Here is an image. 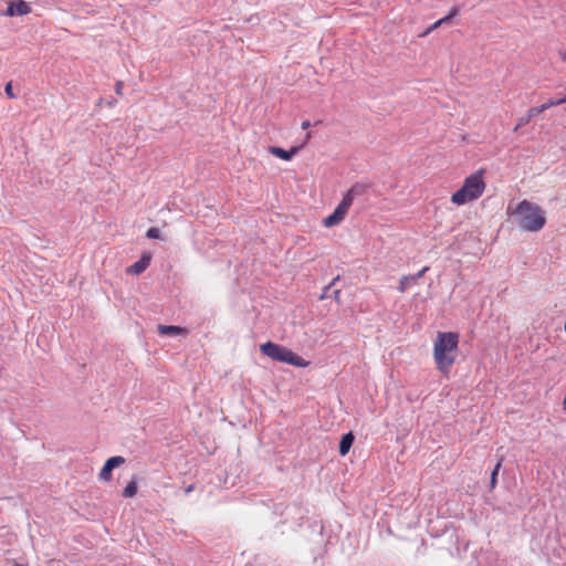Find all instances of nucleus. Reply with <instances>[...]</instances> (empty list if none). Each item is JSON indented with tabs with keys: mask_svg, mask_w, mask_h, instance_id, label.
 <instances>
[{
	"mask_svg": "<svg viewBox=\"0 0 566 566\" xmlns=\"http://www.w3.org/2000/svg\"><path fill=\"white\" fill-rule=\"evenodd\" d=\"M459 335L453 332H438L433 342V359L437 369L449 377L458 356Z\"/></svg>",
	"mask_w": 566,
	"mask_h": 566,
	"instance_id": "nucleus-1",
	"label": "nucleus"
},
{
	"mask_svg": "<svg viewBox=\"0 0 566 566\" xmlns=\"http://www.w3.org/2000/svg\"><path fill=\"white\" fill-rule=\"evenodd\" d=\"M507 213L515 216L517 226L527 232H538L546 224L543 209L528 200H522L513 210L509 207Z\"/></svg>",
	"mask_w": 566,
	"mask_h": 566,
	"instance_id": "nucleus-2",
	"label": "nucleus"
},
{
	"mask_svg": "<svg viewBox=\"0 0 566 566\" xmlns=\"http://www.w3.org/2000/svg\"><path fill=\"white\" fill-rule=\"evenodd\" d=\"M484 174V169H479L465 177L461 188L451 196V202L455 206H463L478 200L486 188Z\"/></svg>",
	"mask_w": 566,
	"mask_h": 566,
	"instance_id": "nucleus-3",
	"label": "nucleus"
},
{
	"mask_svg": "<svg viewBox=\"0 0 566 566\" xmlns=\"http://www.w3.org/2000/svg\"><path fill=\"white\" fill-rule=\"evenodd\" d=\"M260 350L262 352V354L272 358L273 360L286 363L292 366L307 367L310 364L300 355L293 353L291 349L272 342H266L262 344L260 346Z\"/></svg>",
	"mask_w": 566,
	"mask_h": 566,
	"instance_id": "nucleus-4",
	"label": "nucleus"
},
{
	"mask_svg": "<svg viewBox=\"0 0 566 566\" xmlns=\"http://www.w3.org/2000/svg\"><path fill=\"white\" fill-rule=\"evenodd\" d=\"M363 188L359 185L353 186L343 197L342 201L335 208L334 212L323 220L326 228L339 224L346 217L356 195L361 193Z\"/></svg>",
	"mask_w": 566,
	"mask_h": 566,
	"instance_id": "nucleus-5",
	"label": "nucleus"
},
{
	"mask_svg": "<svg viewBox=\"0 0 566 566\" xmlns=\"http://www.w3.org/2000/svg\"><path fill=\"white\" fill-rule=\"evenodd\" d=\"M125 458L124 457H120V455H115V457H112L109 458L105 464L103 465L99 474H98V478L99 480L102 481H109L112 479V471L120 465V464H124L125 463Z\"/></svg>",
	"mask_w": 566,
	"mask_h": 566,
	"instance_id": "nucleus-6",
	"label": "nucleus"
},
{
	"mask_svg": "<svg viewBox=\"0 0 566 566\" xmlns=\"http://www.w3.org/2000/svg\"><path fill=\"white\" fill-rule=\"evenodd\" d=\"M32 11L29 2L24 0H19L17 2H11L6 11V15L15 17V15H25Z\"/></svg>",
	"mask_w": 566,
	"mask_h": 566,
	"instance_id": "nucleus-7",
	"label": "nucleus"
},
{
	"mask_svg": "<svg viewBox=\"0 0 566 566\" xmlns=\"http://www.w3.org/2000/svg\"><path fill=\"white\" fill-rule=\"evenodd\" d=\"M302 146H293L289 150H285L279 146H270L269 153L282 160H291L300 150Z\"/></svg>",
	"mask_w": 566,
	"mask_h": 566,
	"instance_id": "nucleus-8",
	"label": "nucleus"
},
{
	"mask_svg": "<svg viewBox=\"0 0 566 566\" xmlns=\"http://www.w3.org/2000/svg\"><path fill=\"white\" fill-rule=\"evenodd\" d=\"M541 115V109L537 106L530 107L526 113L517 119L513 132H518L520 128L528 125L533 118Z\"/></svg>",
	"mask_w": 566,
	"mask_h": 566,
	"instance_id": "nucleus-9",
	"label": "nucleus"
},
{
	"mask_svg": "<svg viewBox=\"0 0 566 566\" xmlns=\"http://www.w3.org/2000/svg\"><path fill=\"white\" fill-rule=\"evenodd\" d=\"M150 261H151L150 254H143L142 258L137 262H135L127 269V273L139 275L149 266Z\"/></svg>",
	"mask_w": 566,
	"mask_h": 566,
	"instance_id": "nucleus-10",
	"label": "nucleus"
},
{
	"mask_svg": "<svg viewBox=\"0 0 566 566\" xmlns=\"http://www.w3.org/2000/svg\"><path fill=\"white\" fill-rule=\"evenodd\" d=\"M428 266H424L417 274L406 275L400 279L399 282V291L403 293L407 289H409L412 284H415L419 279L423 276V274L428 271Z\"/></svg>",
	"mask_w": 566,
	"mask_h": 566,
	"instance_id": "nucleus-11",
	"label": "nucleus"
},
{
	"mask_svg": "<svg viewBox=\"0 0 566 566\" xmlns=\"http://www.w3.org/2000/svg\"><path fill=\"white\" fill-rule=\"evenodd\" d=\"M158 329V333L163 336H177V335H182V336H186L188 335V329L185 328V327H180V326H176V325H158L157 327Z\"/></svg>",
	"mask_w": 566,
	"mask_h": 566,
	"instance_id": "nucleus-12",
	"label": "nucleus"
},
{
	"mask_svg": "<svg viewBox=\"0 0 566 566\" xmlns=\"http://www.w3.org/2000/svg\"><path fill=\"white\" fill-rule=\"evenodd\" d=\"M354 439L355 438H354L353 432H348L342 437V440L339 442V453L342 455H346L349 452V450L353 446Z\"/></svg>",
	"mask_w": 566,
	"mask_h": 566,
	"instance_id": "nucleus-13",
	"label": "nucleus"
},
{
	"mask_svg": "<svg viewBox=\"0 0 566 566\" xmlns=\"http://www.w3.org/2000/svg\"><path fill=\"white\" fill-rule=\"evenodd\" d=\"M562 104H566V97H565V94L559 97V98H548L547 101H545L543 104L538 105V109H541V114L552 107H555V106H558V105H562Z\"/></svg>",
	"mask_w": 566,
	"mask_h": 566,
	"instance_id": "nucleus-14",
	"label": "nucleus"
},
{
	"mask_svg": "<svg viewBox=\"0 0 566 566\" xmlns=\"http://www.w3.org/2000/svg\"><path fill=\"white\" fill-rule=\"evenodd\" d=\"M137 481L136 480H132L127 485L126 488L124 489L123 491V496L124 497H133L136 495L137 493Z\"/></svg>",
	"mask_w": 566,
	"mask_h": 566,
	"instance_id": "nucleus-15",
	"label": "nucleus"
},
{
	"mask_svg": "<svg viewBox=\"0 0 566 566\" xmlns=\"http://www.w3.org/2000/svg\"><path fill=\"white\" fill-rule=\"evenodd\" d=\"M502 462H503V458H501L497 463L495 464L492 473H491V479H490V488L491 489H494L496 483H497V474H499V471L502 467Z\"/></svg>",
	"mask_w": 566,
	"mask_h": 566,
	"instance_id": "nucleus-16",
	"label": "nucleus"
},
{
	"mask_svg": "<svg viewBox=\"0 0 566 566\" xmlns=\"http://www.w3.org/2000/svg\"><path fill=\"white\" fill-rule=\"evenodd\" d=\"M147 238L149 239H159L160 238V231L158 228H149L146 232Z\"/></svg>",
	"mask_w": 566,
	"mask_h": 566,
	"instance_id": "nucleus-17",
	"label": "nucleus"
},
{
	"mask_svg": "<svg viewBox=\"0 0 566 566\" xmlns=\"http://www.w3.org/2000/svg\"><path fill=\"white\" fill-rule=\"evenodd\" d=\"M440 25V22L439 21H436L433 24H431L423 33L420 34V36H427L429 35L432 31H434L436 29H438Z\"/></svg>",
	"mask_w": 566,
	"mask_h": 566,
	"instance_id": "nucleus-18",
	"label": "nucleus"
},
{
	"mask_svg": "<svg viewBox=\"0 0 566 566\" xmlns=\"http://www.w3.org/2000/svg\"><path fill=\"white\" fill-rule=\"evenodd\" d=\"M4 92H6V94H7V96H8L9 98H14V97H15V95H14V93H13V90H12V84H11V82H9V83L6 85V87H4Z\"/></svg>",
	"mask_w": 566,
	"mask_h": 566,
	"instance_id": "nucleus-19",
	"label": "nucleus"
},
{
	"mask_svg": "<svg viewBox=\"0 0 566 566\" xmlns=\"http://www.w3.org/2000/svg\"><path fill=\"white\" fill-rule=\"evenodd\" d=\"M123 86H124L123 82H120V81L115 84V92L117 95L123 94Z\"/></svg>",
	"mask_w": 566,
	"mask_h": 566,
	"instance_id": "nucleus-20",
	"label": "nucleus"
},
{
	"mask_svg": "<svg viewBox=\"0 0 566 566\" xmlns=\"http://www.w3.org/2000/svg\"><path fill=\"white\" fill-rule=\"evenodd\" d=\"M311 138H312L311 133H307L306 136H304V140L300 146H302V148H303L310 142Z\"/></svg>",
	"mask_w": 566,
	"mask_h": 566,
	"instance_id": "nucleus-21",
	"label": "nucleus"
},
{
	"mask_svg": "<svg viewBox=\"0 0 566 566\" xmlns=\"http://www.w3.org/2000/svg\"><path fill=\"white\" fill-rule=\"evenodd\" d=\"M458 11H459V10H458V8H457V7H453V8L450 10V12H449L448 17H450V19H452L453 17H455V15L458 14Z\"/></svg>",
	"mask_w": 566,
	"mask_h": 566,
	"instance_id": "nucleus-22",
	"label": "nucleus"
},
{
	"mask_svg": "<svg viewBox=\"0 0 566 566\" xmlns=\"http://www.w3.org/2000/svg\"><path fill=\"white\" fill-rule=\"evenodd\" d=\"M559 57L563 62L566 63V50L559 51Z\"/></svg>",
	"mask_w": 566,
	"mask_h": 566,
	"instance_id": "nucleus-23",
	"label": "nucleus"
},
{
	"mask_svg": "<svg viewBox=\"0 0 566 566\" xmlns=\"http://www.w3.org/2000/svg\"><path fill=\"white\" fill-rule=\"evenodd\" d=\"M449 20H450V17L446 15V17L439 19L438 21L440 22V25H442V24L447 23Z\"/></svg>",
	"mask_w": 566,
	"mask_h": 566,
	"instance_id": "nucleus-24",
	"label": "nucleus"
},
{
	"mask_svg": "<svg viewBox=\"0 0 566 566\" xmlns=\"http://www.w3.org/2000/svg\"><path fill=\"white\" fill-rule=\"evenodd\" d=\"M301 126L303 129H307L311 126V123L308 120H304V122H302Z\"/></svg>",
	"mask_w": 566,
	"mask_h": 566,
	"instance_id": "nucleus-25",
	"label": "nucleus"
},
{
	"mask_svg": "<svg viewBox=\"0 0 566 566\" xmlns=\"http://www.w3.org/2000/svg\"><path fill=\"white\" fill-rule=\"evenodd\" d=\"M565 333H566V321H565Z\"/></svg>",
	"mask_w": 566,
	"mask_h": 566,
	"instance_id": "nucleus-26",
	"label": "nucleus"
}]
</instances>
